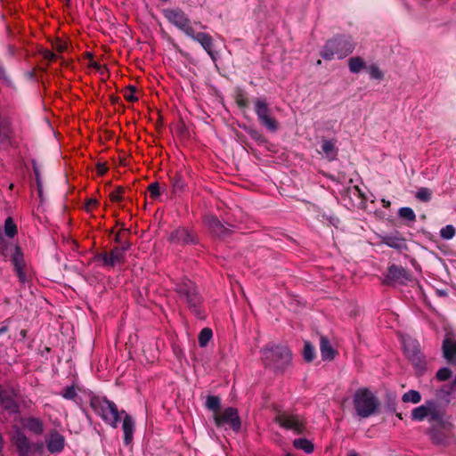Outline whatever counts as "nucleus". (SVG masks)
<instances>
[{"mask_svg":"<svg viewBox=\"0 0 456 456\" xmlns=\"http://www.w3.org/2000/svg\"><path fill=\"white\" fill-rule=\"evenodd\" d=\"M411 419L417 421L428 419L430 423H436L437 425L432 429L433 440L441 444L449 443L453 425L449 419H444V412L435 401L428 400L424 404L414 408L411 411Z\"/></svg>","mask_w":456,"mask_h":456,"instance_id":"nucleus-1","label":"nucleus"},{"mask_svg":"<svg viewBox=\"0 0 456 456\" xmlns=\"http://www.w3.org/2000/svg\"><path fill=\"white\" fill-rule=\"evenodd\" d=\"M354 47L355 45L351 37L338 35L325 43L320 55L326 61H330L335 57L341 60L352 53Z\"/></svg>","mask_w":456,"mask_h":456,"instance_id":"nucleus-2","label":"nucleus"},{"mask_svg":"<svg viewBox=\"0 0 456 456\" xmlns=\"http://www.w3.org/2000/svg\"><path fill=\"white\" fill-rule=\"evenodd\" d=\"M354 407L356 414L362 418L373 415L379 406L377 396L367 388H359L353 397Z\"/></svg>","mask_w":456,"mask_h":456,"instance_id":"nucleus-3","label":"nucleus"},{"mask_svg":"<svg viewBox=\"0 0 456 456\" xmlns=\"http://www.w3.org/2000/svg\"><path fill=\"white\" fill-rule=\"evenodd\" d=\"M175 290L181 299L188 305L189 308L196 315L200 316V305L201 298L194 283L190 280L184 279L176 284Z\"/></svg>","mask_w":456,"mask_h":456,"instance_id":"nucleus-4","label":"nucleus"},{"mask_svg":"<svg viewBox=\"0 0 456 456\" xmlns=\"http://www.w3.org/2000/svg\"><path fill=\"white\" fill-rule=\"evenodd\" d=\"M92 407L102 419L112 428H117L119 421V414L117 405L107 399L96 398L92 400Z\"/></svg>","mask_w":456,"mask_h":456,"instance_id":"nucleus-5","label":"nucleus"},{"mask_svg":"<svg viewBox=\"0 0 456 456\" xmlns=\"http://www.w3.org/2000/svg\"><path fill=\"white\" fill-rule=\"evenodd\" d=\"M291 358L289 350L286 346H272L262 350V359L266 365H273L280 369L287 365Z\"/></svg>","mask_w":456,"mask_h":456,"instance_id":"nucleus-6","label":"nucleus"},{"mask_svg":"<svg viewBox=\"0 0 456 456\" xmlns=\"http://www.w3.org/2000/svg\"><path fill=\"white\" fill-rule=\"evenodd\" d=\"M163 14L171 24L182 30L187 37L192 36L193 28L191 20L183 10L179 8L165 9Z\"/></svg>","mask_w":456,"mask_h":456,"instance_id":"nucleus-7","label":"nucleus"},{"mask_svg":"<svg viewBox=\"0 0 456 456\" xmlns=\"http://www.w3.org/2000/svg\"><path fill=\"white\" fill-rule=\"evenodd\" d=\"M215 423L217 427L230 425L232 430L238 432L240 428V419L236 409L229 407L221 413L215 415Z\"/></svg>","mask_w":456,"mask_h":456,"instance_id":"nucleus-8","label":"nucleus"},{"mask_svg":"<svg viewBox=\"0 0 456 456\" xmlns=\"http://www.w3.org/2000/svg\"><path fill=\"white\" fill-rule=\"evenodd\" d=\"M276 422L286 429H290L296 434L303 433L305 422L298 415L280 414L275 418Z\"/></svg>","mask_w":456,"mask_h":456,"instance_id":"nucleus-9","label":"nucleus"},{"mask_svg":"<svg viewBox=\"0 0 456 456\" xmlns=\"http://www.w3.org/2000/svg\"><path fill=\"white\" fill-rule=\"evenodd\" d=\"M411 274L403 267L397 266L395 265H392L387 271V274L386 275L383 283L385 284H405L407 281H411Z\"/></svg>","mask_w":456,"mask_h":456,"instance_id":"nucleus-10","label":"nucleus"},{"mask_svg":"<svg viewBox=\"0 0 456 456\" xmlns=\"http://www.w3.org/2000/svg\"><path fill=\"white\" fill-rule=\"evenodd\" d=\"M13 428L14 432L12 436V442L16 447L19 456H28L31 454L32 443L29 442L20 428L15 426Z\"/></svg>","mask_w":456,"mask_h":456,"instance_id":"nucleus-11","label":"nucleus"},{"mask_svg":"<svg viewBox=\"0 0 456 456\" xmlns=\"http://www.w3.org/2000/svg\"><path fill=\"white\" fill-rule=\"evenodd\" d=\"M194 41L198 42L202 48L208 53L211 60L216 62L218 57V53L214 51V39L213 37L205 32H195L192 30V36H188Z\"/></svg>","mask_w":456,"mask_h":456,"instance_id":"nucleus-12","label":"nucleus"},{"mask_svg":"<svg viewBox=\"0 0 456 456\" xmlns=\"http://www.w3.org/2000/svg\"><path fill=\"white\" fill-rule=\"evenodd\" d=\"M403 346L405 354L411 362L418 368L423 367L422 354L419 350V345L411 338H403Z\"/></svg>","mask_w":456,"mask_h":456,"instance_id":"nucleus-13","label":"nucleus"},{"mask_svg":"<svg viewBox=\"0 0 456 456\" xmlns=\"http://www.w3.org/2000/svg\"><path fill=\"white\" fill-rule=\"evenodd\" d=\"M45 441L48 452L53 454L62 452L66 444L64 436L56 430H52Z\"/></svg>","mask_w":456,"mask_h":456,"instance_id":"nucleus-14","label":"nucleus"},{"mask_svg":"<svg viewBox=\"0 0 456 456\" xmlns=\"http://www.w3.org/2000/svg\"><path fill=\"white\" fill-rule=\"evenodd\" d=\"M130 244L126 242L119 248H113L110 253H104L102 256L104 265L114 266L124 260L125 253L129 248Z\"/></svg>","mask_w":456,"mask_h":456,"instance_id":"nucleus-15","label":"nucleus"},{"mask_svg":"<svg viewBox=\"0 0 456 456\" xmlns=\"http://www.w3.org/2000/svg\"><path fill=\"white\" fill-rule=\"evenodd\" d=\"M12 262L20 281L21 283H25L28 281L27 275L24 272L25 263L23 259V254L21 253L20 248L18 246L14 247V253L12 256Z\"/></svg>","mask_w":456,"mask_h":456,"instance_id":"nucleus-16","label":"nucleus"},{"mask_svg":"<svg viewBox=\"0 0 456 456\" xmlns=\"http://www.w3.org/2000/svg\"><path fill=\"white\" fill-rule=\"evenodd\" d=\"M0 404L3 408L12 413L19 411V406L15 401V395L12 391H7L0 387Z\"/></svg>","mask_w":456,"mask_h":456,"instance_id":"nucleus-17","label":"nucleus"},{"mask_svg":"<svg viewBox=\"0 0 456 456\" xmlns=\"http://www.w3.org/2000/svg\"><path fill=\"white\" fill-rule=\"evenodd\" d=\"M121 415H124L122 429L124 432V444L128 445L133 441L134 430V421L132 417L126 414L124 411L120 412Z\"/></svg>","mask_w":456,"mask_h":456,"instance_id":"nucleus-18","label":"nucleus"},{"mask_svg":"<svg viewBox=\"0 0 456 456\" xmlns=\"http://www.w3.org/2000/svg\"><path fill=\"white\" fill-rule=\"evenodd\" d=\"M208 226L211 232L217 237H224L228 232V228H226L216 217L208 216L206 220Z\"/></svg>","mask_w":456,"mask_h":456,"instance_id":"nucleus-19","label":"nucleus"},{"mask_svg":"<svg viewBox=\"0 0 456 456\" xmlns=\"http://www.w3.org/2000/svg\"><path fill=\"white\" fill-rule=\"evenodd\" d=\"M381 241L387 246L395 249H403L405 248V240L398 233L385 235L382 237Z\"/></svg>","mask_w":456,"mask_h":456,"instance_id":"nucleus-20","label":"nucleus"},{"mask_svg":"<svg viewBox=\"0 0 456 456\" xmlns=\"http://www.w3.org/2000/svg\"><path fill=\"white\" fill-rule=\"evenodd\" d=\"M233 99L240 110H245L249 106V100L247 93L240 86H237L233 90Z\"/></svg>","mask_w":456,"mask_h":456,"instance_id":"nucleus-21","label":"nucleus"},{"mask_svg":"<svg viewBox=\"0 0 456 456\" xmlns=\"http://www.w3.org/2000/svg\"><path fill=\"white\" fill-rule=\"evenodd\" d=\"M170 239L176 243H192L194 241L192 235L185 228H180L173 232Z\"/></svg>","mask_w":456,"mask_h":456,"instance_id":"nucleus-22","label":"nucleus"},{"mask_svg":"<svg viewBox=\"0 0 456 456\" xmlns=\"http://www.w3.org/2000/svg\"><path fill=\"white\" fill-rule=\"evenodd\" d=\"M443 352L447 361H456V341L452 338H445L443 343Z\"/></svg>","mask_w":456,"mask_h":456,"instance_id":"nucleus-23","label":"nucleus"},{"mask_svg":"<svg viewBox=\"0 0 456 456\" xmlns=\"http://www.w3.org/2000/svg\"><path fill=\"white\" fill-rule=\"evenodd\" d=\"M22 424L27 429L36 435H40L44 431L43 422L39 419L28 418L23 419Z\"/></svg>","mask_w":456,"mask_h":456,"instance_id":"nucleus-24","label":"nucleus"},{"mask_svg":"<svg viewBox=\"0 0 456 456\" xmlns=\"http://www.w3.org/2000/svg\"><path fill=\"white\" fill-rule=\"evenodd\" d=\"M255 104V112L257 116V119L265 116L271 110L268 106L267 100L265 97H257L254 101Z\"/></svg>","mask_w":456,"mask_h":456,"instance_id":"nucleus-25","label":"nucleus"},{"mask_svg":"<svg viewBox=\"0 0 456 456\" xmlns=\"http://www.w3.org/2000/svg\"><path fill=\"white\" fill-rule=\"evenodd\" d=\"M321 355L323 360H331L334 357L335 351L330 344V341L324 338H321L320 342Z\"/></svg>","mask_w":456,"mask_h":456,"instance_id":"nucleus-26","label":"nucleus"},{"mask_svg":"<svg viewBox=\"0 0 456 456\" xmlns=\"http://www.w3.org/2000/svg\"><path fill=\"white\" fill-rule=\"evenodd\" d=\"M348 68L351 73L357 74L362 69H366V62L362 57H351L348 60Z\"/></svg>","mask_w":456,"mask_h":456,"instance_id":"nucleus-27","label":"nucleus"},{"mask_svg":"<svg viewBox=\"0 0 456 456\" xmlns=\"http://www.w3.org/2000/svg\"><path fill=\"white\" fill-rule=\"evenodd\" d=\"M12 139V129L10 120L7 118L0 119V141H10Z\"/></svg>","mask_w":456,"mask_h":456,"instance_id":"nucleus-28","label":"nucleus"},{"mask_svg":"<svg viewBox=\"0 0 456 456\" xmlns=\"http://www.w3.org/2000/svg\"><path fill=\"white\" fill-rule=\"evenodd\" d=\"M258 121L260 125L267 128L269 131L273 132L278 128V122L274 118L271 116V112L258 118Z\"/></svg>","mask_w":456,"mask_h":456,"instance_id":"nucleus-29","label":"nucleus"},{"mask_svg":"<svg viewBox=\"0 0 456 456\" xmlns=\"http://www.w3.org/2000/svg\"><path fill=\"white\" fill-rule=\"evenodd\" d=\"M317 151L329 160H333L337 156L335 144H321V150L318 149Z\"/></svg>","mask_w":456,"mask_h":456,"instance_id":"nucleus-30","label":"nucleus"},{"mask_svg":"<svg viewBox=\"0 0 456 456\" xmlns=\"http://www.w3.org/2000/svg\"><path fill=\"white\" fill-rule=\"evenodd\" d=\"M402 401L417 404L421 401V395L417 390L411 389L403 395Z\"/></svg>","mask_w":456,"mask_h":456,"instance_id":"nucleus-31","label":"nucleus"},{"mask_svg":"<svg viewBox=\"0 0 456 456\" xmlns=\"http://www.w3.org/2000/svg\"><path fill=\"white\" fill-rule=\"evenodd\" d=\"M213 337V332L209 328H204L199 334L198 340L200 347H206Z\"/></svg>","mask_w":456,"mask_h":456,"instance_id":"nucleus-32","label":"nucleus"},{"mask_svg":"<svg viewBox=\"0 0 456 456\" xmlns=\"http://www.w3.org/2000/svg\"><path fill=\"white\" fill-rule=\"evenodd\" d=\"M4 232L9 238H13L17 234V226L11 217L5 219Z\"/></svg>","mask_w":456,"mask_h":456,"instance_id":"nucleus-33","label":"nucleus"},{"mask_svg":"<svg viewBox=\"0 0 456 456\" xmlns=\"http://www.w3.org/2000/svg\"><path fill=\"white\" fill-rule=\"evenodd\" d=\"M293 444L296 448L301 449L304 452H305L306 453H310L314 450L313 444L306 439H303V438L296 439V440H294Z\"/></svg>","mask_w":456,"mask_h":456,"instance_id":"nucleus-34","label":"nucleus"},{"mask_svg":"<svg viewBox=\"0 0 456 456\" xmlns=\"http://www.w3.org/2000/svg\"><path fill=\"white\" fill-rule=\"evenodd\" d=\"M415 197L422 202H428L432 198V191L428 188L421 187L417 191Z\"/></svg>","mask_w":456,"mask_h":456,"instance_id":"nucleus-35","label":"nucleus"},{"mask_svg":"<svg viewBox=\"0 0 456 456\" xmlns=\"http://www.w3.org/2000/svg\"><path fill=\"white\" fill-rule=\"evenodd\" d=\"M137 88L134 86L129 85L124 89V97L129 102H134L138 101V97L135 96Z\"/></svg>","mask_w":456,"mask_h":456,"instance_id":"nucleus-36","label":"nucleus"},{"mask_svg":"<svg viewBox=\"0 0 456 456\" xmlns=\"http://www.w3.org/2000/svg\"><path fill=\"white\" fill-rule=\"evenodd\" d=\"M398 215L401 218L409 220L411 222H414L416 219V215L414 211L408 207L401 208L398 211Z\"/></svg>","mask_w":456,"mask_h":456,"instance_id":"nucleus-37","label":"nucleus"},{"mask_svg":"<svg viewBox=\"0 0 456 456\" xmlns=\"http://www.w3.org/2000/svg\"><path fill=\"white\" fill-rule=\"evenodd\" d=\"M455 235V228L452 224H448L440 230V236L444 240H452Z\"/></svg>","mask_w":456,"mask_h":456,"instance_id":"nucleus-38","label":"nucleus"},{"mask_svg":"<svg viewBox=\"0 0 456 456\" xmlns=\"http://www.w3.org/2000/svg\"><path fill=\"white\" fill-rule=\"evenodd\" d=\"M207 407L214 411H217L220 407V399L217 396L209 395L206 401Z\"/></svg>","mask_w":456,"mask_h":456,"instance_id":"nucleus-39","label":"nucleus"},{"mask_svg":"<svg viewBox=\"0 0 456 456\" xmlns=\"http://www.w3.org/2000/svg\"><path fill=\"white\" fill-rule=\"evenodd\" d=\"M368 72L370 74V78H372V79L380 80L384 77L382 71L375 64H372L370 67H368Z\"/></svg>","mask_w":456,"mask_h":456,"instance_id":"nucleus-40","label":"nucleus"},{"mask_svg":"<svg viewBox=\"0 0 456 456\" xmlns=\"http://www.w3.org/2000/svg\"><path fill=\"white\" fill-rule=\"evenodd\" d=\"M303 354L304 359L307 362H311L314 358V348L309 342L305 343Z\"/></svg>","mask_w":456,"mask_h":456,"instance_id":"nucleus-41","label":"nucleus"},{"mask_svg":"<svg viewBox=\"0 0 456 456\" xmlns=\"http://www.w3.org/2000/svg\"><path fill=\"white\" fill-rule=\"evenodd\" d=\"M62 397L68 400H72L77 396V391L74 387H67L61 394Z\"/></svg>","mask_w":456,"mask_h":456,"instance_id":"nucleus-42","label":"nucleus"},{"mask_svg":"<svg viewBox=\"0 0 456 456\" xmlns=\"http://www.w3.org/2000/svg\"><path fill=\"white\" fill-rule=\"evenodd\" d=\"M451 376V370L448 368H442L436 372V378L440 381L448 379Z\"/></svg>","mask_w":456,"mask_h":456,"instance_id":"nucleus-43","label":"nucleus"},{"mask_svg":"<svg viewBox=\"0 0 456 456\" xmlns=\"http://www.w3.org/2000/svg\"><path fill=\"white\" fill-rule=\"evenodd\" d=\"M110 101L113 106L118 108L117 110H121L122 111H124L125 106H124L123 102H121V99L118 96L114 95V94L110 95Z\"/></svg>","mask_w":456,"mask_h":456,"instance_id":"nucleus-44","label":"nucleus"},{"mask_svg":"<svg viewBox=\"0 0 456 456\" xmlns=\"http://www.w3.org/2000/svg\"><path fill=\"white\" fill-rule=\"evenodd\" d=\"M32 166H33V170H34V173L36 175L37 184L38 190L40 191L41 186H42V181H41V177H40L39 166L36 160L32 161Z\"/></svg>","mask_w":456,"mask_h":456,"instance_id":"nucleus-45","label":"nucleus"},{"mask_svg":"<svg viewBox=\"0 0 456 456\" xmlns=\"http://www.w3.org/2000/svg\"><path fill=\"white\" fill-rule=\"evenodd\" d=\"M122 192L123 190L121 188H118L115 191H111L110 194V200L113 202H118L122 200Z\"/></svg>","mask_w":456,"mask_h":456,"instance_id":"nucleus-46","label":"nucleus"},{"mask_svg":"<svg viewBox=\"0 0 456 456\" xmlns=\"http://www.w3.org/2000/svg\"><path fill=\"white\" fill-rule=\"evenodd\" d=\"M149 192L152 198L159 195V185L158 183H152L148 187Z\"/></svg>","mask_w":456,"mask_h":456,"instance_id":"nucleus-47","label":"nucleus"},{"mask_svg":"<svg viewBox=\"0 0 456 456\" xmlns=\"http://www.w3.org/2000/svg\"><path fill=\"white\" fill-rule=\"evenodd\" d=\"M0 80H3L4 82L10 84L11 79L9 76L7 75V72L5 70V68L4 65L0 62Z\"/></svg>","mask_w":456,"mask_h":456,"instance_id":"nucleus-48","label":"nucleus"},{"mask_svg":"<svg viewBox=\"0 0 456 456\" xmlns=\"http://www.w3.org/2000/svg\"><path fill=\"white\" fill-rule=\"evenodd\" d=\"M44 450L43 443H32L31 453L37 452L42 453Z\"/></svg>","mask_w":456,"mask_h":456,"instance_id":"nucleus-49","label":"nucleus"},{"mask_svg":"<svg viewBox=\"0 0 456 456\" xmlns=\"http://www.w3.org/2000/svg\"><path fill=\"white\" fill-rule=\"evenodd\" d=\"M43 55L44 58L48 60L49 61H55L57 59V55L49 50L45 51Z\"/></svg>","mask_w":456,"mask_h":456,"instance_id":"nucleus-50","label":"nucleus"},{"mask_svg":"<svg viewBox=\"0 0 456 456\" xmlns=\"http://www.w3.org/2000/svg\"><path fill=\"white\" fill-rule=\"evenodd\" d=\"M54 48L59 53H63L67 49V45L64 42L58 41L54 45Z\"/></svg>","mask_w":456,"mask_h":456,"instance_id":"nucleus-51","label":"nucleus"},{"mask_svg":"<svg viewBox=\"0 0 456 456\" xmlns=\"http://www.w3.org/2000/svg\"><path fill=\"white\" fill-rule=\"evenodd\" d=\"M88 56L90 58L89 66L100 71L102 69V66L100 63L94 61L92 53H88Z\"/></svg>","mask_w":456,"mask_h":456,"instance_id":"nucleus-52","label":"nucleus"},{"mask_svg":"<svg viewBox=\"0 0 456 456\" xmlns=\"http://www.w3.org/2000/svg\"><path fill=\"white\" fill-rule=\"evenodd\" d=\"M98 204L97 200L94 199H90L87 200L86 204V209L90 211L93 208H94Z\"/></svg>","mask_w":456,"mask_h":456,"instance_id":"nucleus-53","label":"nucleus"},{"mask_svg":"<svg viewBox=\"0 0 456 456\" xmlns=\"http://www.w3.org/2000/svg\"><path fill=\"white\" fill-rule=\"evenodd\" d=\"M107 167L104 164L99 163L97 165V172L99 175H102L106 173Z\"/></svg>","mask_w":456,"mask_h":456,"instance_id":"nucleus-54","label":"nucleus"},{"mask_svg":"<svg viewBox=\"0 0 456 456\" xmlns=\"http://www.w3.org/2000/svg\"><path fill=\"white\" fill-rule=\"evenodd\" d=\"M382 204H383L384 208H388L390 206V201L389 200H382Z\"/></svg>","mask_w":456,"mask_h":456,"instance_id":"nucleus-55","label":"nucleus"},{"mask_svg":"<svg viewBox=\"0 0 456 456\" xmlns=\"http://www.w3.org/2000/svg\"><path fill=\"white\" fill-rule=\"evenodd\" d=\"M27 76L28 78L34 79L36 75H35L34 71H30V72H28Z\"/></svg>","mask_w":456,"mask_h":456,"instance_id":"nucleus-56","label":"nucleus"},{"mask_svg":"<svg viewBox=\"0 0 456 456\" xmlns=\"http://www.w3.org/2000/svg\"><path fill=\"white\" fill-rule=\"evenodd\" d=\"M179 129H180L181 134H183L184 133V127L181 125Z\"/></svg>","mask_w":456,"mask_h":456,"instance_id":"nucleus-57","label":"nucleus"},{"mask_svg":"<svg viewBox=\"0 0 456 456\" xmlns=\"http://www.w3.org/2000/svg\"><path fill=\"white\" fill-rule=\"evenodd\" d=\"M6 331V328L3 327L0 329V335Z\"/></svg>","mask_w":456,"mask_h":456,"instance_id":"nucleus-58","label":"nucleus"},{"mask_svg":"<svg viewBox=\"0 0 456 456\" xmlns=\"http://www.w3.org/2000/svg\"><path fill=\"white\" fill-rule=\"evenodd\" d=\"M163 2H167L168 0H162Z\"/></svg>","mask_w":456,"mask_h":456,"instance_id":"nucleus-59","label":"nucleus"},{"mask_svg":"<svg viewBox=\"0 0 456 456\" xmlns=\"http://www.w3.org/2000/svg\"><path fill=\"white\" fill-rule=\"evenodd\" d=\"M3 118H4V117H2V116L0 115V119H2Z\"/></svg>","mask_w":456,"mask_h":456,"instance_id":"nucleus-60","label":"nucleus"},{"mask_svg":"<svg viewBox=\"0 0 456 456\" xmlns=\"http://www.w3.org/2000/svg\"><path fill=\"white\" fill-rule=\"evenodd\" d=\"M454 385L456 386V379L454 380Z\"/></svg>","mask_w":456,"mask_h":456,"instance_id":"nucleus-61","label":"nucleus"},{"mask_svg":"<svg viewBox=\"0 0 456 456\" xmlns=\"http://www.w3.org/2000/svg\"><path fill=\"white\" fill-rule=\"evenodd\" d=\"M67 2H69V0H66Z\"/></svg>","mask_w":456,"mask_h":456,"instance_id":"nucleus-62","label":"nucleus"}]
</instances>
